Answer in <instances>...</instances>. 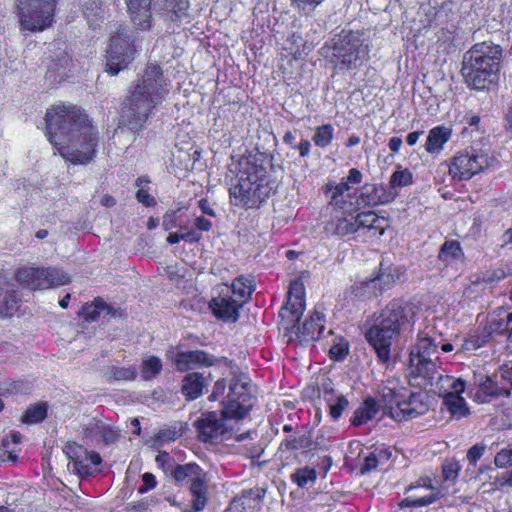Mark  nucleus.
<instances>
[{
  "label": "nucleus",
  "mask_w": 512,
  "mask_h": 512,
  "mask_svg": "<svg viewBox=\"0 0 512 512\" xmlns=\"http://www.w3.org/2000/svg\"><path fill=\"white\" fill-rule=\"evenodd\" d=\"M293 149H297L301 157H306L310 153L311 143L307 139H302L298 145H293Z\"/></svg>",
  "instance_id": "obj_61"
},
{
  "label": "nucleus",
  "mask_w": 512,
  "mask_h": 512,
  "mask_svg": "<svg viewBox=\"0 0 512 512\" xmlns=\"http://www.w3.org/2000/svg\"><path fill=\"white\" fill-rule=\"evenodd\" d=\"M106 376L109 380L132 381L137 376V369L135 366H128V367L111 366L107 370Z\"/></svg>",
  "instance_id": "obj_35"
},
{
  "label": "nucleus",
  "mask_w": 512,
  "mask_h": 512,
  "mask_svg": "<svg viewBox=\"0 0 512 512\" xmlns=\"http://www.w3.org/2000/svg\"><path fill=\"white\" fill-rule=\"evenodd\" d=\"M330 354L336 359H343L348 354V345L346 343L337 344L330 348Z\"/></svg>",
  "instance_id": "obj_56"
},
{
  "label": "nucleus",
  "mask_w": 512,
  "mask_h": 512,
  "mask_svg": "<svg viewBox=\"0 0 512 512\" xmlns=\"http://www.w3.org/2000/svg\"><path fill=\"white\" fill-rule=\"evenodd\" d=\"M46 136L58 153L74 165H86L95 158L98 131L89 117L76 106L57 105L45 114Z\"/></svg>",
  "instance_id": "obj_1"
},
{
  "label": "nucleus",
  "mask_w": 512,
  "mask_h": 512,
  "mask_svg": "<svg viewBox=\"0 0 512 512\" xmlns=\"http://www.w3.org/2000/svg\"><path fill=\"white\" fill-rule=\"evenodd\" d=\"M447 383L448 387L451 389L447 391L445 394H456L461 396V394L465 391V381L462 378L453 379L451 376H443V379H435L434 385L439 386V390L441 391L444 388V384Z\"/></svg>",
  "instance_id": "obj_39"
},
{
  "label": "nucleus",
  "mask_w": 512,
  "mask_h": 512,
  "mask_svg": "<svg viewBox=\"0 0 512 512\" xmlns=\"http://www.w3.org/2000/svg\"><path fill=\"white\" fill-rule=\"evenodd\" d=\"M395 197L391 191H387L383 185L368 184L362 186L360 195L356 199L358 207H374L390 203Z\"/></svg>",
  "instance_id": "obj_19"
},
{
  "label": "nucleus",
  "mask_w": 512,
  "mask_h": 512,
  "mask_svg": "<svg viewBox=\"0 0 512 512\" xmlns=\"http://www.w3.org/2000/svg\"><path fill=\"white\" fill-rule=\"evenodd\" d=\"M349 402L344 396H338L335 403L329 404L330 415L334 420H337L342 412L346 409Z\"/></svg>",
  "instance_id": "obj_50"
},
{
  "label": "nucleus",
  "mask_w": 512,
  "mask_h": 512,
  "mask_svg": "<svg viewBox=\"0 0 512 512\" xmlns=\"http://www.w3.org/2000/svg\"><path fill=\"white\" fill-rule=\"evenodd\" d=\"M57 0H18L20 27L29 32H40L54 22Z\"/></svg>",
  "instance_id": "obj_11"
},
{
  "label": "nucleus",
  "mask_w": 512,
  "mask_h": 512,
  "mask_svg": "<svg viewBox=\"0 0 512 512\" xmlns=\"http://www.w3.org/2000/svg\"><path fill=\"white\" fill-rule=\"evenodd\" d=\"M428 406L421 400V394L411 393L408 399L398 404V407L391 406L390 417L395 421L402 422L411 420L424 414Z\"/></svg>",
  "instance_id": "obj_18"
},
{
  "label": "nucleus",
  "mask_w": 512,
  "mask_h": 512,
  "mask_svg": "<svg viewBox=\"0 0 512 512\" xmlns=\"http://www.w3.org/2000/svg\"><path fill=\"white\" fill-rule=\"evenodd\" d=\"M313 442L307 435L291 436L284 439L279 449L281 451H295L299 449H312Z\"/></svg>",
  "instance_id": "obj_31"
},
{
  "label": "nucleus",
  "mask_w": 512,
  "mask_h": 512,
  "mask_svg": "<svg viewBox=\"0 0 512 512\" xmlns=\"http://www.w3.org/2000/svg\"><path fill=\"white\" fill-rule=\"evenodd\" d=\"M131 21L139 29L147 30L152 26V0H125Z\"/></svg>",
  "instance_id": "obj_20"
},
{
  "label": "nucleus",
  "mask_w": 512,
  "mask_h": 512,
  "mask_svg": "<svg viewBox=\"0 0 512 512\" xmlns=\"http://www.w3.org/2000/svg\"><path fill=\"white\" fill-rule=\"evenodd\" d=\"M20 307V298L15 291L6 293L3 299V306L0 309V314L3 317H11Z\"/></svg>",
  "instance_id": "obj_41"
},
{
  "label": "nucleus",
  "mask_w": 512,
  "mask_h": 512,
  "mask_svg": "<svg viewBox=\"0 0 512 512\" xmlns=\"http://www.w3.org/2000/svg\"><path fill=\"white\" fill-rule=\"evenodd\" d=\"M266 174L262 165L248 159L240 161L238 173L231 180L230 196L248 208L258 206L271 191Z\"/></svg>",
  "instance_id": "obj_6"
},
{
  "label": "nucleus",
  "mask_w": 512,
  "mask_h": 512,
  "mask_svg": "<svg viewBox=\"0 0 512 512\" xmlns=\"http://www.w3.org/2000/svg\"><path fill=\"white\" fill-rule=\"evenodd\" d=\"M264 496V489H248L244 490L241 495L234 500V503L239 512H254L261 508Z\"/></svg>",
  "instance_id": "obj_23"
},
{
  "label": "nucleus",
  "mask_w": 512,
  "mask_h": 512,
  "mask_svg": "<svg viewBox=\"0 0 512 512\" xmlns=\"http://www.w3.org/2000/svg\"><path fill=\"white\" fill-rule=\"evenodd\" d=\"M175 364L179 371H187L200 366H212L214 357L202 350L178 352L175 355Z\"/></svg>",
  "instance_id": "obj_21"
},
{
  "label": "nucleus",
  "mask_w": 512,
  "mask_h": 512,
  "mask_svg": "<svg viewBox=\"0 0 512 512\" xmlns=\"http://www.w3.org/2000/svg\"><path fill=\"white\" fill-rule=\"evenodd\" d=\"M102 7L100 3H97L96 1H93L92 3H87L85 5L84 13L89 18L90 16H98L102 12Z\"/></svg>",
  "instance_id": "obj_58"
},
{
  "label": "nucleus",
  "mask_w": 512,
  "mask_h": 512,
  "mask_svg": "<svg viewBox=\"0 0 512 512\" xmlns=\"http://www.w3.org/2000/svg\"><path fill=\"white\" fill-rule=\"evenodd\" d=\"M494 463L498 468H506L512 465V448H504L500 450L495 458Z\"/></svg>",
  "instance_id": "obj_46"
},
{
  "label": "nucleus",
  "mask_w": 512,
  "mask_h": 512,
  "mask_svg": "<svg viewBox=\"0 0 512 512\" xmlns=\"http://www.w3.org/2000/svg\"><path fill=\"white\" fill-rule=\"evenodd\" d=\"M484 341L479 337H471L467 339L463 344V349L465 350H476L483 345Z\"/></svg>",
  "instance_id": "obj_62"
},
{
  "label": "nucleus",
  "mask_w": 512,
  "mask_h": 512,
  "mask_svg": "<svg viewBox=\"0 0 512 512\" xmlns=\"http://www.w3.org/2000/svg\"><path fill=\"white\" fill-rule=\"evenodd\" d=\"M325 193H333V194H337V195H340L342 197H344V193L349 191L350 187L349 185H347V182H340L338 184H334V183H327L324 187H323Z\"/></svg>",
  "instance_id": "obj_52"
},
{
  "label": "nucleus",
  "mask_w": 512,
  "mask_h": 512,
  "mask_svg": "<svg viewBox=\"0 0 512 512\" xmlns=\"http://www.w3.org/2000/svg\"><path fill=\"white\" fill-rule=\"evenodd\" d=\"M149 183L150 179L147 176L138 177L135 181V185L138 187L136 192V199L139 203H142L147 207L156 204L155 198L149 193Z\"/></svg>",
  "instance_id": "obj_33"
},
{
  "label": "nucleus",
  "mask_w": 512,
  "mask_h": 512,
  "mask_svg": "<svg viewBox=\"0 0 512 512\" xmlns=\"http://www.w3.org/2000/svg\"><path fill=\"white\" fill-rule=\"evenodd\" d=\"M379 463L378 454H376L374 451L369 453V455L364 459V464L361 467V473L370 472L371 470L377 468Z\"/></svg>",
  "instance_id": "obj_53"
},
{
  "label": "nucleus",
  "mask_w": 512,
  "mask_h": 512,
  "mask_svg": "<svg viewBox=\"0 0 512 512\" xmlns=\"http://www.w3.org/2000/svg\"><path fill=\"white\" fill-rule=\"evenodd\" d=\"M451 137V129L439 125L432 128L427 136L426 143L424 145L425 150L430 154H438L443 150L444 144L449 141Z\"/></svg>",
  "instance_id": "obj_25"
},
{
  "label": "nucleus",
  "mask_w": 512,
  "mask_h": 512,
  "mask_svg": "<svg viewBox=\"0 0 512 512\" xmlns=\"http://www.w3.org/2000/svg\"><path fill=\"white\" fill-rule=\"evenodd\" d=\"M143 485L139 487V493L143 494L156 486V479L152 473L146 472L142 475Z\"/></svg>",
  "instance_id": "obj_55"
},
{
  "label": "nucleus",
  "mask_w": 512,
  "mask_h": 512,
  "mask_svg": "<svg viewBox=\"0 0 512 512\" xmlns=\"http://www.w3.org/2000/svg\"><path fill=\"white\" fill-rule=\"evenodd\" d=\"M162 370V361L157 356L144 357L141 364V373L144 380H151L160 374Z\"/></svg>",
  "instance_id": "obj_32"
},
{
  "label": "nucleus",
  "mask_w": 512,
  "mask_h": 512,
  "mask_svg": "<svg viewBox=\"0 0 512 512\" xmlns=\"http://www.w3.org/2000/svg\"><path fill=\"white\" fill-rule=\"evenodd\" d=\"M378 412V405L372 398L366 399L364 403L356 409L352 418V424L359 426L371 420Z\"/></svg>",
  "instance_id": "obj_30"
},
{
  "label": "nucleus",
  "mask_w": 512,
  "mask_h": 512,
  "mask_svg": "<svg viewBox=\"0 0 512 512\" xmlns=\"http://www.w3.org/2000/svg\"><path fill=\"white\" fill-rule=\"evenodd\" d=\"M494 156L483 150H466L453 157L449 173L453 179L468 180L473 175L492 166Z\"/></svg>",
  "instance_id": "obj_14"
},
{
  "label": "nucleus",
  "mask_w": 512,
  "mask_h": 512,
  "mask_svg": "<svg viewBox=\"0 0 512 512\" xmlns=\"http://www.w3.org/2000/svg\"><path fill=\"white\" fill-rule=\"evenodd\" d=\"M305 309V289L302 282L290 283L287 302L280 309L282 325L291 333H295L302 342L318 340L324 331V314L315 311L302 326L299 321Z\"/></svg>",
  "instance_id": "obj_5"
},
{
  "label": "nucleus",
  "mask_w": 512,
  "mask_h": 512,
  "mask_svg": "<svg viewBox=\"0 0 512 512\" xmlns=\"http://www.w3.org/2000/svg\"><path fill=\"white\" fill-rule=\"evenodd\" d=\"M182 436V431L178 430L176 427H166L160 429L153 437V447L161 446L164 443H168L170 441H174Z\"/></svg>",
  "instance_id": "obj_37"
},
{
  "label": "nucleus",
  "mask_w": 512,
  "mask_h": 512,
  "mask_svg": "<svg viewBox=\"0 0 512 512\" xmlns=\"http://www.w3.org/2000/svg\"><path fill=\"white\" fill-rule=\"evenodd\" d=\"M380 395L385 403V408L388 409L389 415L391 412V406L398 407V404L403 402L404 399L402 389L398 388L395 380H387L383 383L380 387Z\"/></svg>",
  "instance_id": "obj_27"
},
{
  "label": "nucleus",
  "mask_w": 512,
  "mask_h": 512,
  "mask_svg": "<svg viewBox=\"0 0 512 512\" xmlns=\"http://www.w3.org/2000/svg\"><path fill=\"white\" fill-rule=\"evenodd\" d=\"M438 354V345L431 337L418 336L409 355L407 377L411 385L427 388L434 385L435 379H443L436 364Z\"/></svg>",
  "instance_id": "obj_7"
},
{
  "label": "nucleus",
  "mask_w": 512,
  "mask_h": 512,
  "mask_svg": "<svg viewBox=\"0 0 512 512\" xmlns=\"http://www.w3.org/2000/svg\"><path fill=\"white\" fill-rule=\"evenodd\" d=\"M462 256V249L460 243L456 240L445 241L439 251V259L441 261L450 263Z\"/></svg>",
  "instance_id": "obj_34"
},
{
  "label": "nucleus",
  "mask_w": 512,
  "mask_h": 512,
  "mask_svg": "<svg viewBox=\"0 0 512 512\" xmlns=\"http://www.w3.org/2000/svg\"><path fill=\"white\" fill-rule=\"evenodd\" d=\"M251 385L245 374L234 375L230 381L229 393L223 407L228 413L243 419L251 408Z\"/></svg>",
  "instance_id": "obj_16"
},
{
  "label": "nucleus",
  "mask_w": 512,
  "mask_h": 512,
  "mask_svg": "<svg viewBox=\"0 0 512 512\" xmlns=\"http://www.w3.org/2000/svg\"><path fill=\"white\" fill-rule=\"evenodd\" d=\"M334 134V129L331 124H325L322 126H318L315 129V134L313 136V141L316 146L320 148H325L332 142Z\"/></svg>",
  "instance_id": "obj_38"
},
{
  "label": "nucleus",
  "mask_w": 512,
  "mask_h": 512,
  "mask_svg": "<svg viewBox=\"0 0 512 512\" xmlns=\"http://www.w3.org/2000/svg\"><path fill=\"white\" fill-rule=\"evenodd\" d=\"M411 319L410 306L402 301L393 300L366 331L365 338L381 362L388 363L390 361L393 340L400 334L401 329L410 323Z\"/></svg>",
  "instance_id": "obj_3"
},
{
  "label": "nucleus",
  "mask_w": 512,
  "mask_h": 512,
  "mask_svg": "<svg viewBox=\"0 0 512 512\" xmlns=\"http://www.w3.org/2000/svg\"><path fill=\"white\" fill-rule=\"evenodd\" d=\"M64 453L66 456L72 461L77 460L78 458H81L84 453H86V450L79 444L75 442H68L64 449Z\"/></svg>",
  "instance_id": "obj_47"
},
{
  "label": "nucleus",
  "mask_w": 512,
  "mask_h": 512,
  "mask_svg": "<svg viewBox=\"0 0 512 512\" xmlns=\"http://www.w3.org/2000/svg\"><path fill=\"white\" fill-rule=\"evenodd\" d=\"M443 403L451 416L455 419H461L470 414L467 403L462 396L456 394H444Z\"/></svg>",
  "instance_id": "obj_28"
},
{
  "label": "nucleus",
  "mask_w": 512,
  "mask_h": 512,
  "mask_svg": "<svg viewBox=\"0 0 512 512\" xmlns=\"http://www.w3.org/2000/svg\"><path fill=\"white\" fill-rule=\"evenodd\" d=\"M175 482L180 485H188L191 494V509L189 512L202 511L208 501V489L205 481V473L195 463L178 464L171 472Z\"/></svg>",
  "instance_id": "obj_12"
},
{
  "label": "nucleus",
  "mask_w": 512,
  "mask_h": 512,
  "mask_svg": "<svg viewBox=\"0 0 512 512\" xmlns=\"http://www.w3.org/2000/svg\"><path fill=\"white\" fill-rule=\"evenodd\" d=\"M437 500V496L435 494H430L418 498H412V497H406L401 500L399 503L400 508H407V507H423L428 506L432 503H434Z\"/></svg>",
  "instance_id": "obj_44"
},
{
  "label": "nucleus",
  "mask_w": 512,
  "mask_h": 512,
  "mask_svg": "<svg viewBox=\"0 0 512 512\" xmlns=\"http://www.w3.org/2000/svg\"><path fill=\"white\" fill-rule=\"evenodd\" d=\"M226 388V382L224 379L217 380L214 384L213 392L210 399H217L218 396L222 395Z\"/></svg>",
  "instance_id": "obj_63"
},
{
  "label": "nucleus",
  "mask_w": 512,
  "mask_h": 512,
  "mask_svg": "<svg viewBox=\"0 0 512 512\" xmlns=\"http://www.w3.org/2000/svg\"><path fill=\"white\" fill-rule=\"evenodd\" d=\"M47 415V406L45 404H35L29 407L22 421L27 424L40 423L42 422Z\"/></svg>",
  "instance_id": "obj_40"
},
{
  "label": "nucleus",
  "mask_w": 512,
  "mask_h": 512,
  "mask_svg": "<svg viewBox=\"0 0 512 512\" xmlns=\"http://www.w3.org/2000/svg\"><path fill=\"white\" fill-rule=\"evenodd\" d=\"M324 0H291L292 5L299 11L308 14L315 10Z\"/></svg>",
  "instance_id": "obj_49"
},
{
  "label": "nucleus",
  "mask_w": 512,
  "mask_h": 512,
  "mask_svg": "<svg viewBox=\"0 0 512 512\" xmlns=\"http://www.w3.org/2000/svg\"><path fill=\"white\" fill-rule=\"evenodd\" d=\"M321 51L338 70L358 68L367 55V47L363 45L360 36L345 30L326 42Z\"/></svg>",
  "instance_id": "obj_8"
},
{
  "label": "nucleus",
  "mask_w": 512,
  "mask_h": 512,
  "mask_svg": "<svg viewBox=\"0 0 512 512\" xmlns=\"http://www.w3.org/2000/svg\"><path fill=\"white\" fill-rule=\"evenodd\" d=\"M503 49L493 42L474 44L463 55L461 74L468 87L484 90L497 80Z\"/></svg>",
  "instance_id": "obj_4"
},
{
  "label": "nucleus",
  "mask_w": 512,
  "mask_h": 512,
  "mask_svg": "<svg viewBox=\"0 0 512 512\" xmlns=\"http://www.w3.org/2000/svg\"><path fill=\"white\" fill-rule=\"evenodd\" d=\"M223 289H230L231 295L235 299V303H239L242 306L248 302L254 291L253 280L245 276L237 277L231 285H224Z\"/></svg>",
  "instance_id": "obj_26"
},
{
  "label": "nucleus",
  "mask_w": 512,
  "mask_h": 512,
  "mask_svg": "<svg viewBox=\"0 0 512 512\" xmlns=\"http://www.w3.org/2000/svg\"><path fill=\"white\" fill-rule=\"evenodd\" d=\"M237 419L224 407L220 411L202 413L194 423L197 437L201 442L212 444L230 440L235 434L232 422Z\"/></svg>",
  "instance_id": "obj_9"
},
{
  "label": "nucleus",
  "mask_w": 512,
  "mask_h": 512,
  "mask_svg": "<svg viewBox=\"0 0 512 512\" xmlns=\"http://www.w3.org/2000/svg\"><path fill=\"white\" fill-rule=\"evenodd\" d=\"M394 282V277L391 273L380 272L375 278L366 281L363 285L369 289H378L381 292L385 287H389Z\"/></svg>",
  "instance_id": "obj_42"
},
{
  "label": "nucleus",
  "mask_w": 512,
  "mask_h": 512,
  "mask_svg": "<svg viewBox=\"0 0 512 512\" xmlns=\"http://www.w3.org/2000/svg\"><path fill=\"white\" fill-rule=\"evenodd\" d=\"M480 389L487 396L496 397L502 395L501 389H499L494 381L488 376H486L480 383Z\"/></svg>",
  "instance_id": "obj_51"
},
{
  "label": "nucleus",
  "mask_w": 512,
  "mask_h": 512,
  "mask_svg": "<svg viewBox=\"0 0 512 512\" xmlns=\"http://www.w3.org/2000/svg\"><path fill=\"white\" fill-rule=\"evenodd\" d=\"M163 228L168 231V230H171L172 228L174 227H177V224H176V212H170V213H166L163 217Z\"/></svg>",
  "instance_id": "obj_60"
},
{
  "label": "nucleus",
  "mask_w": 512,
  "mask_h": 512,
  "mask_svg": "<svg viewBox=\"0 0 512 512\" xmlns=\"http://www.w3.org/2000/svg\"><path fill=\"white\" fill-rule=\"evenodd\" d=\"M486 445L484 443H477L470 447L467 451V460L473 466L476 465L477 461L484 455Z\"/></svg>",
  "instance_id": "obj_48"
},
{
  "label": "nucleus",
  "mask_w": 512,
  "mask_h": 512,
  "mask_svg": "<svg viewBox=\"0 0 512 512\" xmlns=\"http://www.w3.org/2000/svg\"><path fill=\"white\" fill-rule=\"evenodd\" d=\"M316 479V470L307 466L296 469L291 475V480L296 483L299 488H304L308 483H314Z\"/></svg>",
  "instance_id": "obj_36"
},
{
  "label": "nucleus",
  "mask_w": 512,
  "mask_h": 512,
  "mask_svg": "<svg viewBox=\"0 0 512 512\" xmlns=\"http://www.w3.org/2000/svg\"><path fill=\"white\" fill-rule=\"evenodd\" d=\"M206 385V378L202 373L192 372L184 376L181 390L186 399L191 401L202 395Z\"/></svg>",
  "instance_id": "obj_24"
},
{
  "label": "nucleus",
  "mask_w": 512,
  "mask_h": 512,
  "mask_svg": "<svg viewBox=\"0 0 512 512\" xmlns=\"http://www.w3.org/2000/svg\"><path fill=\"white\" fill-rule=\"evenodd\" d=\"M330 226L333 234L338 236L357 232L369 238H378L383 235L388 223L385 217L378 216L374 211H367L356 216L338 218L335 223H330Z\"/></svg>",
  "instance_id": "obj_10"
},
{
  "label": "nucleus",
  "mask_w": 512,
  "mask_h": 512,
  "mask_svg": "<svg viewBox=\"0 0 512 512\" xmlns=\"http://www.w3.org/2000/svg\"><path fill=\"white\" fill-rule=\"evenodd\" d=\"M460 465L456 460H447L442 466V473L445 480H455L458 476Z\"/></svg>",
  "instance_id": "obj_45"
},
{
  "label": "nucleus",
  "mask_w": 512,
  "mask_h": 512,
  "mask_svg": "<svg viewBox=\"0 0 512 512\" xmlns=\"http://www.w3.org/2000/svg\"><path fill=\"white\" fill-rule=\"evenodd\" d=\"M134 36L128 28H121L110 38L106 55V71L114 76L125 69L136 52Z\"/></svg>",
  "instance_id": "obj_13"
},
{
  "label": "nucleus",
  "mask_w": 512,
  "mask_h": 512,
  "mask_svg": "<svg viewBox=\"0 0 512 512\" xmlns=\"http://www.w3.org/2000/svg\"><path fill=\"white\" fill-rule=\"evenodd\" d=\"M504 122L507 132L512 136V101L504 116Z\"/></svg>",
  "instance_id": "obj_64"
},
{
  "label": "nucleus",
  "mask_w": 512,
  "mask_h": 512,
  "mask_svg": "<svg viewBox=\"0 0 512 512\" xmlns=\"http://www.w3.org/2000/svg\"><path fill=\"white\" fill-rule=\"evenodd\" d=\"M188 0H164V10L167 18L172 21H180L188 15Z\"/></svg>",
  "instance_id": "obj_29"
},
{
  "label": "nucleus",
  "mask_w": 512,
  "mask_h": 512,
  "mask_svg": "<svg viewBox=\"0 0 512 512\" xmlns=\"http://www.w3.org/2000/svg\"><path fill=\"white\" fill-rule=\"evenodd\" d=\"M202 235L200 232H198L196 229H191L187 232L181 233V239L183 241L189 242V243H195L198 242L201 239Z\"/></svg>",
  "instance_id": "obj_59"
},
{
  "label": "nucleus",
  "mask_w": 512,
  "mask_h": 512,
  "mask_svg": "<svg viewBox=\"0 0 512 512\" xmlns=\"http://www.w3.org/2000/svg\"><path fill=\"white\" fill-rule=\"evenodd\" d=\"M169 92V81L163 75L161 67L156 63H148L141 79L130 91L123 102L122 121L114 131V138H128L130 142L136 139L146 125L154 110L160 106Z\"/></svg>",
  "instance_id": "obj_2"
},
{
  "label": "nucleus",
  "mask_w": 512,
  "mask_h": 512,
  "mask_svg": "<svg viewBox=\"0 0 512 512\" xmlns=\"http://www.w3.org/2000/svg\"><path fill=\"white\" fill-rule=\"evenodd\" d=\"M16 278L22 286L31 290L48 289L70 281L68 274L56 267H23L18 269Z\"/></svg>",
  "instance_id": "obj_15"
},
{
  "label": "nucleus",
  "mask_w": 512,
  "mask_h": 512,
  "mask_svg": "<svg viewBox=\"0 0 512 512\" xmlns=\"http://www.w3.org/2000/svg\"><path fill=\"white\" fill-rule=\"evenodd\" d=\"M80 314L88 322L98 321L106 316L120 317L122 315L119 309L108 305L100 297L95 298L91 303H86L82 307Z\"/></svg>",
  "instance_id": "obj_22"
},
{
  "label": "nucleus",
  "mask_w": 512,
  "mask_h": 512,
  "mask_svg": "<svg viewBox=\"0 0 512 512\" xmlns=\"http://www.w3.org/2000/svg\"><path fill=\"white\" fill-rule=\"evenodd\" d=\"M86 456L72 461L73 470L79 475H87L90 471V466L87 464Z\"/></svg>",
  "instance_id": "obj_54"
},
{
  "label": "nucleus",
  "mask_w": 512,
  "mask_h": 512,
  "mask_svg": "<svg viewBox=\"0 0 512 512\" xmlns=\"http://www.w3.org/2000/svg\"><path fill=\"white\" fill-rule=\"evenodd\" d=\"M412 182L413 176L408 169L397 170L390 177V187L393 189L409 186Z\"/></svg>",
  "instance_id": "obj_43"
},
{
  "label": "nucleus",
  "mask_w": 512,
  "mask_h": 512,
  "mask_svg": "<svg viewBox=\"0 0 512 512\" xmlns=\"http://www.w3.org/2000/svg\"><path fill=\"white\" fill-rule=\"evenodd\" d=\"M234 301L230 289L221 288L218 296L213 297L210 301L209 307L216 318L225 322H236L242 305Z\"/></svg>",
  "instance_id": "obj_17"
},
{
  "label": "nucleus",
  "mask_w": 512,
  "mask_h": 512,
  "mask_svg": "<svg viewBox=\"0 0 512 512\" xmlns=\"http://www.w3.org/2000/svg\"><path fill=\"white\" fill-rule=\"evenodd\" d=\"M194 225L198 232H208L212 228V223L210 220L204 218L203 216L197 217L195 219Z\"/></svg>",
  "instance_id": "obj_57"
}]
</instances>
